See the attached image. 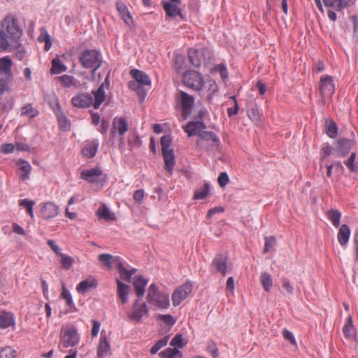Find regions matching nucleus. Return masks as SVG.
Returning a JSON list of instances; mask_svg holds the SVG:
<instances>
[{"label":"nucleus","instance_id":"1","mask_svg":"<svg viewBox=\"0 0 358 358\" xmlns=\"http://www.w3.org/2000/svg\"><path fill=\"white\" fill-rule=\"evenodd\" d=\"M80 341V335L77 328L71 324L62 325L60 332V341L58 348L64 352L63 348H73Z\"/></svg>","mask_w":358,"mask_h":358},{"label":"nucleus","instance_id":"2","mask_svg":"<svg viewBox=\"0 0 358 358\" xmlns=\"http://www.w3.org/2000/svg\"><path fill=\"white\" fill-rule=\"evenodd\" d=\"M0 29L6 33L19 46L20 38L22 35V30L20 27L17 17L13 15H8L5 17L1 24Z\"/></svg>","mask_w":358,"mask_h":358},{"label":"nucleus","instance_id":"3","mask_svg":"<svg viewBox=\"0 0 358 358\" xmlns=\"http://www.w3.org/2000/svg\"><path fill=\"white\" fill-rule=\"evenodd\" d=\"M194 97L187 92L180 90L175 95V102L176 109L181 110V117L182 120H187L192 114L194 105Z\"/></svg>","mask_w":358,"mask_h":358},{"label":"nucleus","instance_id":"4","mask_svg":"<svg viewBox=\"0 0 358 358\" xmlns=\"http://www.w3.org/2000/svg\"><path fill=\"white\" fill-rule=\"evenodd\" d=\"M146 299L148 303L159 308L167 309L170 306L169 296L166 294L159 293L155 283L150 285Z\"/></svg>","mask_w":358,"mask_h":358},{"label":"nucleus","instance_id":"5","mask_svg":"<svg viewBox=\"0 0 358 358\" xmlns=\"http://www.w3.org/2000/svg\"><path fill=\"white\" fill-rule=\"evenodd\" d=\"M212 56V52L207 48H192L188 50V59L194 67H200L203 64L209 63Z\"/></svg>","mask_w":358,"mask_h":358},{"label":"nucleus","instance_id":"6","mask_svg":"<svg viewBox=\"0 0 358 358\" xmlns=\"http://www.w3.org/2000/svg\"><path fill=\"white\" fill-rule=\"evenodd\" d=\"M79 60L84 68L93 69L94 72L101 66L102 63L101 53L95 50L83 51Z\"/></svg>","mask_w":358,"mask_h":358},{"label":"nucleus","instance_id":"7","mask_svg":"<svg viewBox=\"0 0 358 358\" xmlns=\"http://www.w3.org/2000/svg\"><path fill=\"white\" fill-rule=\"evenodd\" d=\"M182 82L185 85L195 91L203 90L204 79L200 73L190 70L183 74Z\"/></svg>","mask_w":358,"mask_h":358},{"label":"nucleus","instance_id":"8","mask_svg":"<svg viewBox=\"0 0 358 358\" xmlns=\"http://www.w3.org/2000/svg\"><path fill=\"white\" fill-rule=\"evenodd\" d=\"M99 260L103 266L108 268H127V262L119 256L110 254H101L99 256Z\"/></svg>","mask_w":358,"mask_h":358},{"label":"nucleus","instance_id":"9","mask_svg":"<svg viewBox=\"0 0 358 358\" xmlns=\"http://www.w3.org/2000/svg\"><path fill=\"white\" fill-rule=\"evenodd\" d=\"M192 291V285L186 282L181 286L176 288L171 296L173 306H178Z\"/></svg>","mask_w":358,"mask_h":358},{"label":"nucleus","instance_id":"10","mask_svg":"<svg viewBox=\"0 0 358 358\" xmlns=\"http://www.w3.org/2000/svg\"><path fill=\"white\" fill-rule=\"evenodd\" d=\"M148 314V308L145 302H143L141 299L135 300L133 303L131 313L129 314V317L131 320L137 322L141 321L143 315Z\"/></svg>","mask_w":358,"mask_h":358},{"label":"nucleus","instance_id":"11","mask_svg":"<svg viewBox=\"0 0 358 358\" xmlns=\"http://www.w3.org/2000/svg\"><path fill=\"white\" fill-rule=\"evenodd\" d=\"M319 90L323 98L332 96L335 91L333 78L328 75L322 76L319 83Z\"/></svg>","mask_w":358,"mask_h":358},{"label":"nucleus","instance_id":"12","mask_svg":"<svg viewBox=\"0 0 358 358\" xmlns=\"http://www.w3.org/2000/svg\"><path fill=\"white\" fill-rule=\"evenodd\" d=\"M128 131V124L127 120L124 117H115L113 120L111 135L113 138L118 136H124Z\"/></svg>","mask_w":358,"mask_h":358},{"label":"nucleus","instance_id":"13","mask_svg":"<svg viewBox=\"0 0 358 358\" xmlns=\"http://www.w3.org/2000/svg\"><path fill=\"white\" fill-rule=\"evenodd\" d=\"M218 87L216 82L212 79H208L206 81H204V85L203 90H199L201 92V96L205 100H207L208 102H211L214 94L217 91Z\"/></svg>","mask_w":358,"mask_h":358},{"label":"nucleus","instance_id":"14","mask_svg":"<svg viewBox=\"0 0 358 358\" xmlns=\"http://www.w3.org/2000/svg\"><path fill=\"white\" fill-rule=\"evenodd\" d=\"M180 0H163L162 4L166 15L170 17L181 15Z\"/></svg>","mask_w":358,"mask_h":358},{"label":"nucleus","instance_id":"15","mask_svg":"<svg viewBox=\"0 0 358 358\" xmlns=\"http://www.w3.org/2000/svg\"><path fill=\"white\" fill-rule=\"evenodd\" d=\"M13 62L10 56H4L0 58V75L7 78L8 80H13Z\"/></svg>","mask_w":358,"mask_h":358},{"label":"nucleus","instance_id":"16","mask_svg":"<svg viewBox=\"0 0 358 358\" xmlns=\"http://www.w3.org/2000/svg\"><path fill=\"white\" fill-rule=\"evenodd\" d=\"M206 127V124L202 120L191 121L182 126L184 131L187 134L188 136H199L201 130H204Z\"/></svg>","mask_w":358,"mask_h":358},{"label":"nucleus","instance_id":"17","mask_svg":"<svg viewBox=\"0 0 358 358\" xmlns=\"http://www.w3.org/2000/svg\"><path fill=\"white\" fill-rule=\"evenodd\" d=\"M71 103L76 108H88L92 106V96L88 93H80L71 99Z\"/></svg>","mask_w":358,"mask_h":358},{"label":"nucleus","instance_id":"18","mask_svg":"<svg viewBox=\"0 0 358 358\" xmlns=\"http://www.w3.org/2000/svg\"><path fill=\"white\" fill-rule=\"evenodd\" d=\"M110 352V345L105 331L101 333V337L97 348V357L103 358Z\"/></svg>","mask_w":358,"mask_h":358},{"label":"nucleus","instance_id":"19","mask_svg":"<svg viewBox=\"0 0 358 358\" xmlns=\"http://www.w3.org/2000/svg\"><path fill=\"white\" fill-rule=\"evenodd\" d=\"M102 175V171L99 168H92L85 169L81 171L80 178L90 183H94L99 180V178Z\"/></svg>","mask_w":358,"mask_h":358},{"label":"nucleus","instance_id":"20","mask_svg":"<svg viewBox=\"0 0 358 358\" xmlns=\"http://www.w3.org/2000/svg\"><path fill=\"white\" fill-rule=\"evenodd\" d=\"M15 325V319L14 314L11 312L0 311V329H6L9 327H14Z\"/></svg>","mask_w":358,"mask_h":358},{"label":"nucleus","instance_id":"21","mask_svg":"<svg viewBox=\"0 0 358 358\" xmlns=\"http://www.w3.org/2000/svg\"><path fill=\"white\" fill-rule=\"evenodd\" d=\"M98 282L94 278H89L80 282L76 287V290L78 293L85 294L91 289L97 287Z\"/></svg>","mask_w":358,"mask_h":358},{"label":"nucleus","instance_id":"22","mask_svg":"<svg viewBox=\"0 0 358 358\" xmlns=\"http://www.w3.org/2000/svg\"><path fill=\"white\" fill-rule=\"evenodd\" d=\"M19 45L13 40H10L9 36L2 29H0V52L10 51L13 48H17Z\"/></svg>","mask_w":358,"mask_h":358},{"label":"nucleus","instance_id":"23","mask_svg":"<svg viewBox=\"0 0 358 358\" xmlns=\"http://www.w3.org/2000/svg\"><path fill=\"white\" fill-rule=\"evenodd\" d=\"M41 214L46 220L52 219L59 214V207L52 202L45 203L41 209Z\"/></svg>","mask_w":358,"mask_h":358},{"label":"nucleus","instance_id":"24","mask_svg":"<svg viewBox=\"0 0 358 358\" xmlns=\"http://www.w3.org/2000/svg\"><path fill=\"white\" fill-rule=\"evenodd\" d=\"M132 78L140 85H147L148 89L151 87V80L150 77L143 71L138 69H132L130 72Z\"/></svg>","mask_w":358,"mask_h":358},{"label":"nucleus","instance_id":"25","mask_svg":"<svg viewBox=\"0 0 358 358\" xmlns=\"http://www.w3.org/2000/svg\"><path fill=\"white\" fill-rule=\"evenodd\" d=\"M117 282V295L120 298L122 304L128 302V294L129 286L123 283L120 279H116Z\"/></svg>","mask_w":358,"mask_h":358},{"label":"nucleus","instance_id":"26","mask_svg":"<svg viewBox=\"0 0 358 358\" xmlns=\"http://www.w3.org/2000/svg\"><path fill=\"white\" fill-rule=\"evenodd\" d=\"M17 165L20 171V178L22 181H26L29 178V175L32 170V167L29 162L24 159H19L17 162Z\"/></svg>","mask_w":358,"mask_h":358},{"label":"nucleus","instance_id":"27","mask_svg":"<svg viewBox=\"0 0 358 358\" xmlns=\"http://www.w3.org/2000/svg\"><path fill=\"white\" fill-rule=\"evenodd\" d=\"M350 234L351 231L348 225L342 224L340 227L337 238L341 245L345 246L348 244L350 236Z\"/></svg>","mask_w":358,"mask_h":358},{"label":"nucleus","instance_id":"28","mask_svg":"<svg viewBox=\"0 0 358 358\" xmlns=\"http://www.w3.org/2000/svg\"><path fill=\"white\" fill-rule=\"evenodd\" d=\"M92 94L94 96V101L92 100V106L95 109H97L106 99L103 85H101L97 90L92 91Z\"/></svg>","mask_w":358,"mask_h":358},{"label":"nucleus","instance_id":"29","mask_svg":"<svg viewBox=\"0 0 358 358\" xmlns=\"http://www.w3.org/2000/svg\"><path fill=\"white\" fill-rule=\"evenodd\" d=\"M162 154L164 160L165 169L171 175L176 164L173 150L162 152Z\"/></svg>","mask_w":358,"mask_h":358},{"label":"nucleus","instance_id":"30","mask_svg":"<svg viewBox=\"0 0 358 358\" xmlns=\"http://www.w3.org/2000/svg\"><path fill=\"white\" fill-rule=\"evenodd\" d=\"M67 71V66L62 62V60L55 57L51 62L50 73L52 74H61Z\"/></svg>","mask_w":358,"mask_h":358},{"label":"nucleus","instance_id":"31","mask_svg":"<svg viewBox=\"0 0 358 358\" xmlns=\"http://www.w3.org/2000/svg\"><path fill=\"white\" fill-rule=\"evenodd\" d=\"M57 80L61 84L65 87H78L80 86V82L76 78L70 75H63L57 77Z\"/></svg>","mask_w":358,"mask_h":358},{"label":"nucleus","instance_id":"32","mask_svg":"<svg viewBox=\"0 0 358 358\" xmlns=\"http://www.w3.org/2000/svg\"><path fill=\"white\" fill-rule=\"evenodd\" d=\"M148 280L141 276H139L134 282V287L138 299H141L145 293V288L147 285Z\"/></svg>","mask_w":358,"mask_h":358},{"label":"nucleus","instance_id":"33","mask_svg":"<svg viewBox=\"0 0 358 358\" xmlns=\"http://www.w3.org/2000/svg\"><path fill=\"white\" fill-rule=\"evenodd\" d=\"M98 148L99 141L97 140H94L92 142L85 145V147L83 149L82 152L84 156L88 158H92L96 155Z\"/></svg>","mask_w":358,"mask_h":358},{"label":"nucleus","instance_id":"34","mask_svg":"<svg viewBox=\"0 0 358 358\" xmlns=\"http://www.w3.org/2000/svg\"><path fill=\"white\" fill-rule=\"evenodd\" d=\"M97 215L99 218L103 219L106 221H113L116 219L115 215L112 213L105 204H103L98 209Z\"/></svg>","mask_w":358,"mask_h":358},{"label":"nucleus","instance_id":"35","mask_svg":"<svg viewBox=\"0 0 358 358\" xmlns=\"http://www.w3.org/2000/svg\"><path fill=\"white\" fill-rule=\"evenodd\" d=\"M213 266L215 268H227L229 266L227 257L224 254H217L212 263Z\"/></svg>","mask_w":358,"mask_h":358},{"label":"nucleus","instance_id":"36","mask_svg":"<svg viewBox=\"0 0 358 358\" xmlns=\"http://www.w3.org/2000/svg\"><path fill=\"white\" fill-rule=\"evenodd\" d=\"M342 214L338 210L331 209L327 212V217L335 227L340 226Z\"/></svg>","mask_w":358,"mask_h":358},{"label":"nucleus","instance_id":"37","mask_svg":"<svg viewBox=\"0 0 358 358\" xmlns=\"http://www.w3.org/2000/svg\"><path fill=\"white\" fill-rule=\"evenodd\" d=\"M352 142L346 138H341L338 141V148L341 153V157H344L349 153L352 148Z\"/></svg>","mask_w":358,"mask_h":358},{"label":"nucleus","instance_id":"38","mask_svg":"<svg viewBox=\"0 0 358 358\" xmlns=\"http://www.w3.org/2000/svg\"><path fill=\"white\" fill-rule=\"evenodd\" d=\"M117 9L124 22L128 25L130 24L132 22V18L127 6L122 3H117Z\"/></svg>","mask_w":358,"mask_h":358},{"label":"nucleus","instance_id":"39","mask_svg":"<svg viewBox=\"0 0 358 358\" xmlns=\"http://www.w3.org/2000/svg\"><path fill=\"white\" fill-rule=\"evenodd\" d=\"M210 192V185L208 182H205L203 187L198 188L195 190L194 194V199L201 200L206 199Z\"/></svg>","mask_w":358,"mask_h":358},{"label":"nucleus","instance_id":"40","mask_svg":"<svg viewBox=\"0 0 358 358\" xmlns=\"http://www.w3.org/2000/svg\"><path fill=\"white\" fill-rule=\"evenodd\" d=\"M259 280L264 290L269 292L273 287V279L271 275L266 272H264L262 273Z\"/></svg>","mask_w":358,"mask_h":358},{"label":"nucleus","instance_id":"41","mask_svg":"<svg viewBox=\"0 0 358 358\" xmlns=\"http://www.w3.org/2000/svg\"><path fill=\"white\" fill-rule=\"evenodd\" d=\"M38 40L39 42L45 43V50L48 51L52 46L51 37L48 33V31L45 28L41 29V33L38 36Z\"/></svg>","mask_w":358,"mask_h":358},{"label":"nucleus","instance_id":"42","mask_svg":"<svg viewBox=\"0 0 358 358\" xmlns=\"http://www.w3.org/2000/svg\"><path fill=\"white\" fill-rule=\"evenodd\" d=\"M18 205L25 208L26 211L31 218L34 217L33 208L34 206L35 205V201L28 199H20L18 201Z\"/></svg>","mask_w":358,"mask_h":358},{"label":"nucleus","instance_id":"43","mask_svg":"<svg viewBox=\"0 0 358 358\" xmlns=\"http://www.w3.org/2000/svg\"><path fill=\"white\" fill-rule=\"evenodd\" d=\"M249 118L254 122L258 123L261 121V115L257 103L251 106L248 113Z\"/></svg>","mask_w":358,"mask_h":358},{"label":"nucleus","instance_id":"44","mask_svg":"<svg viewBox=\"0 0 358 358\" xmlns=\"http://www.w3.org/2000/svg\"><path fill=\"white\" fill-rule=\"evenodd\" d=\"M326 133L331 138H334L338 135V127L333 120L326 121Z\"/></svg>","mask_w":358,"mask_h":358},{"label":"nucleus","instance_id":"45","mask_svg":"<svg viewBox=\"0 0 358 358\" xmlns=\"http://www.w3.org/2000/svg\"><path fill=\"white\" fill-rule=\"evenodd\" d=\"M199 136L203 140H211L213 143H215L216 145H220V141L219 137L213 131L201 130Z\"/></svg>","mask_w":358,"mask_h":358},{"label":"nucleus","instance_id":"46","mask_svg":"<svg viewBox=\"0 0 358 358\" xmlns=\"http://www.w3.org/2000/svg\"><path fill=\"white\" fill-rule=\"evenodd\" d=\"M176 355L182 357V353L177 348H168L159 353L162 358H175Z\"/></svg>","mask_w":358,"mask_h":358},{"label":"nucleus","instance_id":"47","mask_svg":"<svg viewBox=\"0 0 358 358\" xmlns=\"http://www.w3.org/2000/svg\"><path fill=\"white\" fill-rule=\"evenodd\" d=\"M276 245L275 238L273 236L265 237L264 253H273Z\"/></svg>","mask_w":358,"mask_h":358},{"label":"nucleus","instance_id":"48","mask_svg":"<svg viewBox=\"0 0 358 358\" xmlns=\"http://www.w3.org/2000/svg\"><path fill=\"white\" fill-rule=\"evenodd\" d=\"M343 332L347 338H352L355 335V328L352 325V317H349L348 318L347 322L344 325L343 328Z\"/></svg>","mask_w":358,"mask_h":358},{"label":"nucleus","instance_id":"49","mask_svg":"<svg viewBox=\"0 0 358 358\" xmlns=\"http://www.w3.org/2000/svg\"><path fill=\"white\" fill-rule=\"evenodd\" d=\"M57 117L59 128L63 131H68L70 129L71 124L66 117L62 112H57Z\"/></svg>","mask_w":358,"mask_h":358},{"label":"nucleus","instance_id":"50","mask_svg":"<svg viewBox=\"0 0 358 358\" xmlns=\"http://www.w3.org/2000/svg\"><path fill=\"white\" fill-rule=\"evenodd\" d=\"M213 71L217 72L220 73V77L223 82H226L228 80L229 73H228L227 66L224 63H221V64L215 65L213 67Z\"/></svg>","mask_w":358,"mask_h":358},{"label":"nucleus","instance_id":"51","mask_svg":"<svg viewBox=\"0 0 358 358\" xmlns=\"http://www.w3.org/2000/svg\"><path fill=\"white\" fill-rule=\"evenodd\" d=\"M169 336H166L164 338L159 339L156 343L151 348L150 353L155 355L161 348L166 346L168 343Z\"/></svg>","mask_w":358,"mask_h":358},{"label":"nucleus","instance_id":"52","mask_svg":"<svg viewBox=\"0 0 358 358\" xmlns=\"http://www.w3.org/2000/svg\"><path fill=\"white\" fill-rule=\"evenodd\" d=\"M172 143V138L169 135L163 136L161 138L160 143L162 147V152L171 151L173 149L170 148Z\"/></svg>","mask_w":358,"mask_h":358},{"label":"nucleus","instance_id":"53","mask_svg":"<svg viewBox=\"0 0 358 358\" xmlns=\"http://www.w3.org/2000/svg\"><path fill=\"white\" fill-rule=\"evenodd\" d=\"M356 153L352 152L348 159L345 162V166L349 169L351 172L356 173L358 171V167L355 164Z\"/></svg>","mask_w":358,"mask_h":358},{"label":"nucleus","instance_id":"54","mask_svg":"<svg viewBox=\"0 0 358 358\" xmlns=\"http://www.w3.org/2000/svg\"><path fill=\"white\" fill-rule=\"evenodd\" d=\"M356 0H336V10H341L355 4Z\"/></svg>","mask_w":358,"mask_h":358},{"label":"nucleus","instance_id":"55","mask_svg":"<svg viewBox=\"0 0 358 358\" xmlns=\"http://www.w3.org/2000/svg\"><path fill=\"white\" fill-rule=\"evenodd\" d=\"M184 57L182 55H176L175 57V69L178 73H181L185 69L184 64Z\"/></svg>","mask_w":358,"mask_h":358},{"label":"nucleus","instance_id":"56","mask_svg":"<svg viewBox=\"0 0 358 358\" xmlns=\"http://www.w3.org/2000/svg\"><path fill=\"white\" fill-rule=\"evenodd\" d=\"M22 115L34 117L37 115V112L31 104H27L22 108Z\"/></svg>","mask_w":358,"mask_h":358},{"label":"nucleus","instance_id":"57","mask_svg":"<svg viewBox=\"0 0 358 358\" xmlns=\"http://www.w3.org/2000/svg\"><path fill=\"white\" fill-rule=\"evenodd\" d=\"M208 352L210 354L213 358H217L219 356V350L214 341H210L206 348Z\"/></svg>","mask_w":358,"mask_h":358},{"label":"nucleus","instance_id":"58","mask_svg":"<svg viewBox=\"0 0 358 358\" xmlns=\"http://www.w3.org/2000/svg\"><path fill=\"white\" fill-rule=\"evenodd\" d=\"M58 257H60V262L65 268H69L73 262V259L70 256L61 253Z\"/></svg>","mask_w":358,"mask_h":358},{"label":"nucleus","instance_id":"59","mask_svg":"<svg viewBox=\"0 0 358 358\" xmlns=\"http://www.w3.org/2000/svg\"><path fill=\"white\" fill-rule=\"evenodd\" d=\"M11 82H13V80H8L6 77L0 78V95L10 90L9 84Z\"/></svg>","mask_w":358,"mask_h":358},{"label":"nucleus","instance_id":"60","mask_svg":"<svg viewBox=\"0 0 358 358\" xmlns=\"http://www.w3.org/2000/svg\"><path fill=\"white\" fill-rule=\"evenodd\" d=\"M15 351L10 347H6L0 351V358H14Z\"/></svg>","mask_w":358,"mask_h":358},{"label":"nucleus","instance_id":"61","mask_svg":"<svg viewBox=\"0 0 358 358\" xmlns=\"http://www.w3.org/2000/svg\"><path fill=\"white\" fill-rule=\"evenodd\" d=\"M137 270H120V277L122 280L130 282L131 276Z\"/></svg>","mask_w":358,"mask_h":358},{"label":"nucleus","instance_id":"62","mask_svg":"<svg viewBox=\"0 0 358 358\" xmlns=\"http://www.w3.org/2000/svg\"><path fill=\"white\" fill-rule=\"evenodd\" d=\"M61 296L66 300L67 305L71 308L74 306L73 299L70 292L63 287V291L61 294Z\"/></svg>","mask_w":358,"mask_h":358},{"label":"nucleus","instance_id":"63","mask_svg":"<svg viewBox=\"0 0 358 358\" xmlns=\"http://www.w3.org/2000/svg\"><path fill=\"white\" fill-rule=\"evenodd\" d=\"M170 345L175 348H182L183 347L182 335L179 334H176L171 340Z\"/></svg>","mask_w":358,"mask_h":358},{"label":"nucleus","instance_id":"64","mask_svg":"<svg viewBox=\"0 0 358 358\" xmlns=\"http://www.w3.org/2000/svg\"><path fill=\"white\" fill-rule=\"evenodd\" d=\"M282 336L285 340L289 341L292 345L296 346V341L294 338L293 334L291 331H289L287 329H284L282 330Z\"/></svg>","mask_w":358,"mask_h":358}]
</instances>
